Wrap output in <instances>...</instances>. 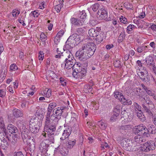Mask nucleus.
<instances>
[{"label": "nucleus", "mask_w": 156, "mask_h": 156, "mask_svg": "<svg viewBox=\"0 0 156 156\" xmlns=\"http://www.w3.org/2000/svg\"><path fill=\"white\" fill-rule=\"evenodd\" d=\"M63 5L61 4H59L55 7V9L57 12L58 13L60 11L61 8L63 7Z\"/></svg>", "instance_id": "48"}, {"label": "nucleus", "mask_w": 156, "mask_h": 156, "mask_svg": "<svg viewBox=\"0 0 156 156\" xmlns=\"http://www.w3.org/2000/svg\"><path fill=\"white\" fill-rule=\"evenodd\" d=\"M18 69V67L15 64H12L10 65V71H15Z\"/></svg>", "instance_id": "56"}, {"label": "nucleus", "mask_w": 156, "mask_h": 156, "mask_svg": "<svg viewBox=\"0 0 156 156\" xmlns=\"http://www.w3.org/2000/svg\"><path fill=\"white\" fill-rule=\"evenodd\" d=\"M51 113L47 112L45 119V122L51 121L50 120Z\"/></svg>", "instance_id": "61"}, {"label": "nucleus", "mask_w": 156, "mask_h": 156, "mask_svg": "<svg viewBox=\"0 0 156 156\" xmlns=\"http://www.w3.org/2000/svg\"><path fill=\"white\" fill-rule=\"evenodd\" d=\"M48 136L47 142L49 141L50 142V144L53 143L54 142V137L55 136V133H47Z\"/></svg>", "instance_id": "25"}, {"label": "nucleus", "mask_w": 156, "mask_h": 156, "mask_svg": "<svg viewBox=\"0 0 156 156\" xmlns=\"http://www.w3.org/2000/svg\"><path fill=\"white\" fill-rule=\"evenodd\" d=\"M6 94L5 90V89H0V97L2 98L4 97Z\"/></svg>", "instance_id": "57"}, {"label": "nucleus", "mask_w": 156, "mask_h": 156, "mask_svg": "<svg viewBox=\"0 0 156 156\" xmlns=\"http://www.w3.org/2000/svg\"><path fill=\"white\" fill-rule=\"evenodd\" d=\"M122 102L123 103L124 105H130L132 104V102L131 100L130 99H126V98L124 97L122 100Z\"/></svg>", "instance_id": "33"}, {"label": "nucleus", "mask_w": 156, "mask_h": 156, "mask_svg": "<svg viewBox=\"0 0 156 156\" xmlns=\"http://www.w3.org/2000/svg\"><path fill=\"white\" fill-rule=\"evenodd\" d=\"M76 142V141L75 140H69L67 144V148L69 149L72 148L75 144Z\"/></svg>", "instance_id": "31"}, {"label": "nucleus", "mask_w": 156, "mask_h": 156, "mask_svg": "<svg viewBox=\"0 0 156 156\" xmlns=\"http://www.w3.org/2000/svg\"><path fill=\"white\" fill-rule=\"evenodd\" d=\"M147 144L148 149H149V151L153 150L154 149L155 147V143L153 141H150L149 142H146Z\"/></svg>", "instance_id": "28"}, {"label": "nucleus", "mask_w": 156, "mask_h": 156, "mask_svg": "<svg viewBox=\"0 0 156 156\" xmlns=\"http://www.w3.org/2000/svg\"><path fill=\"white\" fill-rule=\"evenodd\" d=\"M12 112V115L16 118L22 117L23 115L22 111L16 108H13Z\"/></svg>", "instance_id": "13"}, {"label": "nucleus", "mask_w": 156, "mask_h": 156, "mask_svg": "<svg viewBox=\"0 0 156 156\" xmlns=\"http://www.w3.org/2000/svg\"><path fill=\"white\" fill-rule=\"evenodd\" d=\"M88 34L90 36L95 37L98 34L94 30V29L91 28L89 30Z\"/></svg>", "instance_id": "34"}, {"label": "nucleus", "mask_w": 156, "mask_h": 156, "mask_svg": "<svg viewBox=\"0 0 156 156\" xmlns=\"http://www.w3.org/2000/svg\"><path fill=\"white\" fill-rule=\"evenodd\" d=\"M105 35L104 33H101L97 34L95 37H96L95 41L96 43L97 44L101 43L105 38Z\"/></svg>", "instance_id": "16"}, {"label": "nucleus", "mask_w": 156, "mask_h": 156, "mask_svg": "<svg viewBox=\"0 0 156 156\" xmlns=\"http://www.w3.org/2000/svg\"><path fill=\"white\" fill-rule=\"evenodd\" d=\"M147 128L149 133L154 134L156 133V129L154 125L149 124L147 126Z\"/></svg>", "instance_id": "27"}, {"label": "nucleus", "mask_w": 156, "mask_h": 156, "mask_svg": "<svg viewBox=\"0 0 156 156\" xmlns=\"http://www.w3.org/2000/svg\"><path fill=\"white\" fill-rule=\"evenodd\" d=\"M142 128H143V125L140 124V125L136 126L134 129V133L137 135H141L142 133Z\"/></svg>", "instance_id": "17"}, {"label": "nucleus", "mask_w": 156, "mask_h": 156, "mask_svg": "<svg viewBox=\"0 0 156 156\" xmlns=\"http://www.w3.org/2000/svg\"><path fill=\"white\" fill-rule=\"evenodd\" d=\"M29 123V129L30 131L34 133H37L39 130V126L34 122V119H31Z\"/></svg>", "instance_id": "7"}, {"label": "nucleus", "mask_w": 156, "mask_h": 156, "mask_svg": "<svg viewBox=\"0 0 156 156\" xmlns=\"http://www.w3.org/2000/svg\"><path fill=\"white\" fill-rule=\"evenodd\" d=\"M22 137L24 142L30 144L31 137L28 135V131H23L21 133Z\"/></svg>", "instance_id": "11"}, {"label": "nucleus", "mask_w": 156, "mask_h": 156, "mask_svg": "<svg viewBox=\"0 0 156 156\" xmlns=\"http://www.w3.org/2000/svg\"><path fill=\"white\" fill-rule=\"evenodd\" d=\"M60 147H58V149H59V152L61 154L63 155H66L69 153V151L68 149L65 147H62L60 148Z\"/></svg>", "instance_id": "24"}, {"label": "nucleus", "mask_w": 156, "mask_h": 156, "mask_svg": "<svg viewBox=\"0 0 156 156\" xmlns=\"http://www.w3.org/2000/svg\"><path fill=\"white\" fill-rule=\"evenodd\" d=\"M121 145L125 150L130 151L134 150L135 148L131 140L126 138H123L121 140Z\"/></svg>", "instance_id": "3"}, {"label": "nucleus", "mask_w": 156, "mask_h": 156, "mask_svg": "<svg viewBox=\"0 0 156 156\" xmlns=\"http://www.w3.org/2000/svg\"><path fill=\"white\" fill-rule=\"evenodd\" d=\"M141 101L143 103H146L147 105H151L152 104V102L150 99L147 95H146L144 98L141 100Z\"/></svg>", "instance_id": "29"}, {"label": "nucleus", "mask_w": 156, "mask_h": 156, "mask_svg": "<svg viewBox=\"0 0 156 156\" xmlns=\"http://www.w3.org/2000/svg\"><path fill=\"white\" fill-rule=\"evenodd\" d=\"M120 108L121 106L120 105H117L115 106L114 109V112L119 114L120 112Z\"/></svg>", "instance_id": "46"}, {"label": "nucleus", "mask_w": 156, "mask_h": 156, "mask_svg": "<svg viewBox=\"0 0 156 156\" xmlns=\"http://www.w3.org/2000/svg\"><path fill=\"white\" fill-rule=\"evenodd\" d=\"M40 40L42 42V44L45 45V41L47 40V36L43 33H41L40 36Z\"/></svg>", "instance_id": "38"}, {"label": "nucleus", "mask_w": 156, "mask_h": 156, "mask_svg": "<svg viewBox=\"0 0 156 156\" xmlns=\"http://www.w3.org/2000/svg\"><path fill=\"white\" fill-rule=\"evenodd\" d=\"M114 65L115 67H119L120 66V62L119 61L115 60L114 63Z\"/></svg>", "instance_id": "58"}, {"label": "nucleus", "mask_w": 156, "mask_h": 156, "mask_svg": "<svg viewBox=\"0 0 156 156\" xmlns=\"http://www.w3.org/2000/svg\"><path fill=\"white\" fill-rule=\"evenodd\" d=\"M5 135L6 138H5L3 139V144H1L2 146L1 147H2V148L4 149H6L9 146V137L8 135H7V133L6 134H5Z\"/></svg>", "instance_id": "19"}, {"label": "nucleus", "mask_w": 156, "mask_h": 156, "mask_svg": "<svg viewBox=\"0 0 156 156\" xmlns=\"http://www.w3.org/2000/svg\"><path fill=\"white\" fill-rule=\"evenodd\" d=\"M71 131L70 129L69 128H67L66 129L64 130L63 132L62 137L60 138L62 140H64L67 138H68L69 136Z\"/></svg>", "instance_id": "15"}, {"label": "nucleus", "mask_w": 156, "mask_h": 156, "mask_svg": "<svg viewBox=\"0 0 156 156\" xmlns=\"http://www.w3.org/2000/svg\"><path fill=\"white\" fill-rule=\"evenodd\" d=\"M71 23L74 25H82V22L80 20L76 19L75 18H72L71 19Z\"/></svg>", "instance_id": "23"}, {"label": "nucleus", "mask_w": 156, "mask_h": 156, "mask_svg": "<svg viewBox=\"0 0 156 156\" xmlns=\"http://www.w3.org/2000/svg\"><path fill=\"white\" fill-rule=\"evenodd\" d=\"M140 78L142 80H145V76H144V72H141L139 75Z\"/></svg>", "instance_id": "64"}, {"label": "nucleus", "mask_w": 156, "mask_h": 156, "mask_svg": "<svg viewBox=\"0 0 156 156\" xmlns=\"http://www.w3.org/2000/svg\"><path fill=\"white\" fill-rule=\"evenodd\" d=\"M80 36L76 34H73L70 36L67 41V42H69L72 44L79 42H80Z\"/></svg>", "instance_id": "9"}, {"label": "nucleus", "mask_w": 156, "mask_h": 156, "mask_svg": "<svg viewBox=\"0 0 156 156\" xmlns=\"http://www.w3.org/2000/svg\"><path fill=\"white\" fill-rule=\"evenodd\" d=\"M86 68L85 67L83 68L82 66H80L78 64H75L73 68V69L75 70V72L79 73L83 70V69Z\"/></svg>", "instance_id": "26"}, {"label": "nucleus", "mask_w": 156, "mask_h": 156, "mask_svg": "<svg viewBox=\"0 0 156 156\" xmlns=\"http://www.w3.org/2000/svg\"><path fill=\"white\" fill-rule=\"evenodd\" d=\"M20 13V12L18 9H14L12 11V15L13 17H16Z\"/></svg>", "instance_id": "49"}, {"label": "nucleus", "mask_w": 156, "mask_h": 156, "mask_svg": "<svg viewBox=\"0 0 156 156\" xmlns=\"http://www.w3.org/2000/svg\"><path fill=\"white\" fill-rule=\"evenodd\" d=\"M87 73L86 68L83 69V70L80 72L78 73V76H77V78L79 80H82L84 79Z\"/></svg>", "instance_id": "21"}, {"label": "nucleus", "mask_w": 156, "mask_h": 156, "mask_svg": "<svg viewBox=\"0 0 156 156\" xmlns=\"http://www.w3.org/2000/svg\"><path fill=\"white\" fill-rule=\"evenodd\" d=\"M142 106L145 111L149 115H152V114L150 110L148 108H147V106L143 104Z\"/></svg>", "instance_id": "44"}, {"label": "nucleus", "mask_w": 156, "mask_h": 156, "mask_svg": "<svg viewBox=\"0 0 156 156\" xmlns=\"http://www.w3.org/2000/svg\"><path fill=\"white\" fill-rule=\"evenodd\" d=\"M65 108V107H59L54 109L53 111V114L51 116V119H52L53 118L55 117L58 120L60 119Z\"/></svg>", "instance_id": "4"}, {"label": "nucleus", "mask_w": 156, "mask_h": 156, "mask_svg": "<svg viewBox=\"0 0 156 156\" xmlns=\"http://www.w3.org/2000/svg\"><path fill=\"white\" fill-rule=\"evenodd\" d=\"M119 113H115L112 115L110 119V121L111 122H113L116 121L118 118V117L119 116Z\"/></svg>", "instance_id": "43"}, {"label": "nucleus", "mask_w": 156, "mask_h": 156, "mask_svg": "<svg viewBox=\"0 0 156 156\" xmlns=\"http://www.w3.org/2000/svg\"><path fill=\"white\" fill-rule=\"evenodd\" d=\"M92 90V87L90 86H86L84 87L83 90L86 93L90 92Z\"/></svg>", "instance_id": "42"}, {"label": "nucleus", "mask_w": 156, "mask_h": 156, "mask_svg": "<svg viewBox=\"0 0 156 156\" xmlns=\"http://www.w3.org/2000/svg\"><path fill=\"white\" fill-rule=\"evenodd\" d=\"M122 110L123 109L122 108L121 113L122 115V117L126 121L128 122L131 121L133 117V114H131L130 112H127L129 111L128 109H126V110H123V111H122Z\"/></svg>", "instance_id": "6"}, {"label": "nucleus", "mask_w": 156, "mask_h": 156, "mask_svg": "<svg viewBox=\"0 0 156 156\" xmlns=\"http://www.w3.org/2000/svg\"><path fill=\"white\" fill-rule=\"evenodd\" d=\"M147 48V46H143L137 48L136 51L138 52L141 53L143 51L144 49H145Z\"/></svg>", "instance_id": "53"}, {"label": "nucleus", "mask_w": 156, "mask_h": 156, "mask_svg": "<svg viewBox=\"0 0 156 156\" xmlns=\"http://www.w3.org/2000/svg\"><path fill=\"white\" fill-rule=\"evenodd\" d=\"M56 130L55 124L51 123V121L45 122L44 130L42 132L41 137H46L47 133H55Z\"/></svg>", "instance_id": "2"}, {"label": "nucleus", "mask_w": 156, "mask_h": 156, "mask_svg": "<svg viewBox=\"0 0 156 156\" xmlns=\"http://www.w3.org/2000/svg\"><path fill=\"white\" fill-rule=\"evenodd\" d=\"M133 105L135 108V111L136 112L139 111L141 112V108L140 106L137 103H134Z\"/></svg>", "instance_id": "45"}, {"label": "nucleus", "mask_w": 156, "mask_h": 156, "mask_svg": "<svg viewBox=\"0 0 156 156\" xmlns=\"http://www.w3.org/2000/svg\"><path fill=\"white\" fill-rule=\"evenodd\" d=\"M120 20L121 22L124 24L126 23L127 22V19L125 17H123V16H122L120 18Z\"/></svg>", "instance_id": "63"}, {"label": "nucleus", "mask_w": 156, "mask_h": 156, "mask_svg": "<svg viewBox=\"0 0 156 156\" xmlns=\"http://www.w3.org/2000/svg\"><path fill=\"white\" fill-rule=\"evenodd\" d=\"M99 6L100 5L98 3H96L94 4L91 7L93 11L95 12L98 9Z\"/></svg>", "instance_id": "47"}, {"label": "nucleus", "mask_w": 156, "mask_h": 156, "mask_svg": "<svg viewBox=\"0 0 156 156\" xmlns=\"http://www.w3.org/2000/svg\"><path fill=\"white\" fill-rule=\"evenodd\" d=\"M47 143V140H45L40 144L39 149L42 155L46 156L48 154L47 152L49 145Z\"/></svg>", "instance_id": "5"}, {"label": "nucleus", "mask_w": 156, "mask_h": 156, "mask_svg": "<svg viewBox=\"0 0 156 156\" xmlns=\"http://www.w3.org/2000/svg\"><path fill=\"white\" fill-rule=\"evenodd\" d=\"M113 94L115 98L118 99L121 102L124 97L122 93L118 91H115Z\"/></svg>", "instance_id": "22"}, {"label": "nucleus", "mask_w": 156, "mask_h": 156, "mask_svg": "<svg viewBox=\"0 0 156 156\" xmlns=\"http://www.w3.org/2000/svg\"><path fill=\"white\" fill-rule=\"evenodd\" d=\"M131 129L129 125L121 126L119 127V129L120 132L122 133L125 134V133Z\"/></svg>", "instance_id": "18"}, {"label": "nucleus", "mask_w": 156, "mask_h": 156, "mask_svg": "<svg viewBox=\"0 0 156 156\" xmlns=\"http://www.w3.org/2000/svg\"><path fill=\"white\" fill-rule=\"evenodd\" d=\"M134 142L133 144L134 147L138 146V144H140L141 143L144 142L145 139L141 137V135H136L134 137Z\"/></svg>", "instance_id": "14"}, {"label": "nucleus", "mask_w": 156, "mask_h": 156, "mask_svg": "<svg viewBox=\"0 0 156 156\" xmlns=\"http://www.w3.org/2000/svg\"><path fill=\"white\" fill-rule=\"evenodd\" d=\"M124 5L125 7L127 9H131L133 8L132 5L128 2L125 3Z\"/></svg>", "instance_id": "52"}, {"label": "nucleus", "mask_w": 156, "mask_h": 156, "mask_svg": "<svg viewBox=\"0 0 156 156\" xmlns=\"http://www.w3.org/2000/svg\"><path fill=\"white\" fill-rule=\"evenodd\" d=\"M98 14H100V17L101 19L106 21L108 20V12L105 9L102 8L99 10L98 12Z\"/></svg>", "instance_id": "10"}, {"label": "nucleus", "mask_w": 156, "mask_h": 156, "mask_svg": "<svg viewBox=\"0 0 156 156\" xmlns=\"http://www.w3.org/2000/svg\"><path fill=\"white\" fill-rule=\"evenodd\" d=\"M57 106L55 102H52L50 103L48 105V107L53 109Z\"/></svg>", "instance_id": "59"}, {"label": "nucleus", "mask_w": 156, "mask_h": 156, "mask_svg": "<svg viewBox=\"0 0 156 156\" xmlns=\"http://www.w3.org/2000/svg\"><path fill=\"white\" fill-rule=\"evenodd\" d=\"M125 37V33L124 32H121L119 35L118 39V42L119 43L122 42L124 39Z\"/></svg>", "instance_id": "32"}, {"label": "nucleus", "mask_w": 156, "mask_h": 156, "mask_svg": "<svg viewBox=\"0 0 156 156\" xmlns=\"http://www.w3.org/2000/svg\"><path fill=\"white\" fill-rule=\"evenodd\" d=\"M154 59L152 57L149 56L145 58V60H143V64L147 66H152L155 64L153 62Z\"/></svg>", "instance_id": "12"}, {"label": "nucleus", "mask_w": 156, "mask_h": 156, "mask_svg": "<svg viewBox=\"0 0 156 156\" xmlns=\"http://www.w3.org/2000/svg\"><path fill=\"white\" fill-rule=\"evenodd\" d=\"M75 63H72L70 62H67L65 63V68L66 69H70L72 67L73 68Z\"/></svg>", "instance_id": "37"}, {"label": "nucleus", "mask_w": 156, "mask_h": 156, "mask_svg": "<svg viewBox=\"0 0 156 156\" xmlns=\"http://www.w3.org/2000/svg\"><path fill=\"white\" fill-rule=\"evenodd\" d=\"M136 27L134 26L133 25H129V26L127 27V30L129 31H132L133 29L135 28H136Z\"/></svg>", "instance_id": "55"}, {"label": "nucleus", "mask_w": 156, "mask_h": 156, "mask_svg": "<svg viewBox=\"0 0 156 156\" xmlns=\"http://www.w3.org/2000/svg\"><path fill=\"white\" fill-rule=\"evenodd\" d=\"M96 46L93 42L83 44L82 48L76 51V55L80 60L87 59L92 56L96 50Z\"/></svg>", "instance_id": "1"}, {"label": "nucleus", "mask_w": 156, "mask_h": 156, "mask_svg": "<svg viewBox=\"0 0 156 156\" xmlns=\"http://www.w3.org/2000/svg\"><path fill=\"white\" fill-rule=\"evenodd\" d=\"M71 43H70L69 42H67V41L66 43L65 46L63 48L64 50H70V49L72 47L71 46Z\"/></svg>", "instance_id": "40"}, {"label": "nucleus", "mask_w": 156, "mask_h": 156, "mask_svg": "<svg viewBox=\"0 0 156 156\" xmlns=\"http://www.w3.org/2000/svg\"><path fill=\"white\" fill-rule=\"evenodd\" d=\"M98 125L102 129H105L107 126V124L105 122H103L101 121L98 122Z\"/></svg>", "instance_id": "39"}, {"label": "nucleus", "mask_w": 156, "mask_h": 156, "mask_svg": "<svg viewBox=\"0 0 156 156\" xmlns=\"http://www.w3.org/2000/svg\"><path fill=\"white\" fill-rule=\"evenodd\" d=\"M148 146L147 143H145L142 147H141V151H145L147 152L149 151V149H148Z\"/></svg>", "instance_id": "41"}, {"label": "nucleus", "mask_w": 156, "mask_h": 156, "mask_svg": "<svg viewBox=\"0 0 156 156\" xmlns=\"http://www.w3.org/2000/svg\"><path fill=\"white\" fill-rule=\"evenodd\" d=\"M60 37L58 36L57 35L55 37L54 39V42L55 44H57L58 42L60 41Z\"/></svg>", "instance_id": "60"}, {"label": "nucleus", "mask_w": 156, "mask_h": 156, "mask_svg": "<svg viewBox=\"0 0 156 156\" xmlns=\"http://www.w3.org/2000/svg\"><path fill=\"white\" fill-rule=\"evenodd\" d=\"M0 127L1 129H3L4 132L6 134L7 133L6 129L5 126L3 119L2 117L0 118Z\"/></svg>", "instance_id": "35"}, {"label": "nucleus", "mask_w": 156, "mask_h": 156, "mask_svg": "<svg viewBox=\"0 0 156 156\" xmlns=\"http://www.w3.org/2000/svg\"><path fill=\"white\" fill-rule=\"evenodd\" d=\"M42 94H44V95L46 97L49 98L51 96V90L47 88L46 89L43 91Z\"/></svg>", "instance_id": "30"}, {"label": "nucleus", "mask_w": 156, "mask_h": 156, "mask_svg": "<svg viewBox=\"0 0 156 156\" xmlns=\"http://www.w3.org/2000/svg\"><path fill=\"white\" fill-rule=\"evenodd\" d=\"M18 132V130L16 127L12 124H10V133L13 134L14 136L12 137V144L13 145L15 144L17 140V135L16 134Z\"/></svg>", "instance_id": "8"}, {"label": "nucleus", "mask_w": 156, "mask_h": 156, "mask_svg": "<svg viewBox=\"0 0 156 156\" xmlns=\"http://www.w3.org/2000/svg\"><path fill=\"white\" fill-rule=\"evenodd\" d=\"M77 32L79 34H82L85 32V30L83 28H79L77 29Z\"/></svg>", "instance_id": "51"}, {"label": "nucleus", "mask_w": 156, "mask_h": 156, "mask_svg": "<svg viewBox=\"0 0 156 156\" xmlns=\"http://www.w3.org/2000/svg\"><path fill=\"white\" fill-rule=\"evenodd\" d=\"M62 58L66 59L69 57H71V55L72 54L71 52L69 50H64L63 52L62 53Z\"/></svg>", "instance_id": "20"}, {"label": "nucleus", "mask_w": 156, "mask_h": 156, "mask_svg": "<svg viewBox=\"0 0 156 156\" xmlns=\"http://www.w3.org/2000/svg\"><path fill=\"white\" fill-rule=\"evenodd\" d=\"M60 82L61 83V85L64 86L66 85V81L63 78L61 77L60 78Z\"/></svg>", "instance_id": "54"}, {"label": "nucleus", "mask_w": 156, "mask_h": 156, "mask_svg": "<svg viewBox=\"0 0 156 156\" xmlns=\"http://www.w3.org/2000/svg\"><path fill=\"white\" fill-rule=\"evenodd\" d=\"M142 135L148 136L149 134L148 128H147L146 126L143 125V128H142Z\"/></svg>", "instance_id": "36"}, {"label": "nucleus", "mask_w": 156, "mask_h": 156, "mask_svg": "<svg viewBox=\"0 0 156 156\" xmlns=\"http://www.w3.org/2000/svg\"><path fill=\"white\" fill-rule=\"evenodd\" d=\"M101 149H104L105 148H108L109 146L108 144L106 142H103L101 144Z\"/></svg>", "instance_id": "50"}, {"label": "nucleus", "mask_w": 156, "mask_h": 156, "mask_svg": "<svg viewBox=\"0 0 156 156\" xmlns=\"http://www.w3.org/2000/svg\"><path fill=\"white\" fill-rule=\"evenodd\" d=\"M13 156H24L22 152L21 151L17 152H15L13 154Z\"/></svg>", "instance_id": "62"}]
</instances>
